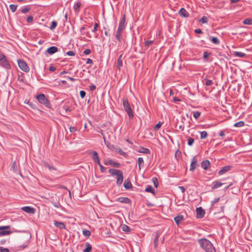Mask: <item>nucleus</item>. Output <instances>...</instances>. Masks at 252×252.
I'll use <instances>...</instances> for the list:
<instances>
[{
  "instance_id": "obj_7",
  "label": "nucleus",
  "mask_w": 252,
  "mask_h": 252,
  "mask_svg": "<svg viewBox=\"0 0 252 252\" xmlns=\"http://www.w3.org/2000/svg\"><path fill=\"white\" fill-rule=\"evenodd\" d=\"M43 165L45 168H48L50 171L53 170L56 171V173H54V174H60V172L57 170V168L54 167L53 165L50 164L49 162L47 161H43Z\"/></svg>"
},
{
  "instance_id": "obj_57",
  "label": "nucleus",
  "mask_w": 252,
  "mask_h": 252,
  "mask_svg": "<svg viewBox=\"0 0 252 252\" xmlns=\"http://www.w3.org/2000/svg\"><path fill=\"white\" fill-rule=\"evenodd\" d=\"M6 59V56L0 52V61Z\"/></svg>"
},
{
  "instance_id": "obj_40",
  "label": "nucleus",
  "mask_w": 252,
  "mask_h": 252,
  "mask_svg": "<svg viewBox=\"0 0 252 252\" xmlns=\"http://www.w3.org/2000/svg\"><path fill=\"white\" fill-rule=\"evenodd\" d=\"M244 126V122L242 121L236 123L234 126L235 127H242Z\"/></svg>"
},
{
  "instance_id": "obj_50",
  "label": "nucleus",
  "mask_w": 252,
  "mask_h": 252,
  "mask_svg": "<svg viewBox=\"0 0 252 252\" xmlns=\"http://www.w3.org/2000/svg\"><path fill=\"white\" fill-rule=\"evenodd\" d=\"M208 21V18L206 16H203L201 20H200V22H202V23H207Z\"/></svg>"
},
{
  "instance_id": "obj_2",
  "label": "nucleus",
  "mask_w": 252,
  "mask_h": 252,
  "mask_svg": "<svg viewBox=\"0 0 252 252\" xmlns=\"http://www.w3.org/2000/svg\"><path fill=\"white\" fill-rule=\"evenodd\" d=\"M108 172L112 176H117V185L120 186L122 184L124 179L123 172L119 169L114 168L109 169Z\"/></svg>"
},
{
  "instance_id": "obj_38",
  "label": "nucleus",
  "mask_w": 252,
  "mask_h": 252,
  "mask_svg": "<svg viewBox=\"0 0 252 252\" xmlns=\"http://www.w3.org/2000/svg\"><path fill=\"white\" fill-rule=\"evenodd\" d=\"M27 104L29 105L31 108H32L33 109H35L37 108L36 105L35 103L31 102L30 100H28L27 102Z\"/></svg>"
},
{
  "instance_id": "obj_46",
  "label": "nucleus",
  "mask_w": 252,
  "mask_h": 252,
  "mask_svg": "<svg viewBox=\"0 0 252 252\" xmlns=\"http://www.w3.org/2000/svg\"><path fill=\"white\" fill-rule=\"evenodd\" d=\"M153 42H154L153 40H147V41H145V42H144L145 46L147 47H149V46H150L153 44Z\"/></svg>"
},
{
  "instance_id": "obj_54",
  "label": "nucleus",
  "mask_w": 252,
  "mask_h": 252,
  "mask_svg": "<svg viewBox=\"0 0 252 252\" xmlns=\"http://www.w3.org/2000/svg\"><path fill=\"white\" fill-rule=\"evenodd\" d=\"M205 80L206 81L205 85H206L207 86H209L212 84V80L207 79V78H205Z\"/></svg>"
},
{
  "instance_id": "obj_28",
  "label": "nucleus",
  "mask_w": 252,
  "mask_h": 252,
  "mask_svg": "<svg viewBox=\"0 0 252 252\" xmlns=\"http://www.w3.org/2000/svg\"><path fill=\"white\" fill-rule=\"evenodd\" d=\"M233 55L235 57H240V58H245L247 56V55L245 53H242L241 52H239V51H236V52H234Z\"/></svg>"
},
{
  "instance_id": "obj_63",
  "label": "nucleus",
  "mask_w": 252,
  "mask_h": 252,
  "mask_svg": "<svg viewBox=\"0 0 252 252\" xmlns=\"http://www.w3.org/2000/svg\"><path fill=\"white\" fill-rule=\"evenodd\" d=\"M63 110H64L66 112H70L71 111V109L68 107H67V106H64L63 107Z\"/></svg>"
},
{
  "instance_id": "obj_3",
  "label": "nucleus",
  "mask_w": 252,
  "mask_h": 252,
  "mask_svg": "<svg viewBox=\"0 0 252 252\" xmlns=\"http://www.w3.org/2000/svg\"><path fill=\"white\" fill-rule=\"evenodd\" d=\"M123 105L125 110L126 112L128 117L130 119H132L134 117L133 111L130 106V104L128 101L127 98L126 97H123Z\"/></svg>"
},
{
  "instance_id": "obj_45",
  "label": "nucleus",
  "mask_w": 252,
  "mask_h": 252,
  "mask_svg": "<svg viewBox=\"0 0 252 252\" xmlns=\"http://www.w3.org/2000/svg\"><path fill=\"white\" fill-rule=\"evenodd\" d=\"M99 166V168H100V171L101 173H104L106 170V168L104 167L101 163H100V161L99 162V163H97Z\"/></svg>"
},
{
  "instance_id": "obj_21",
  "label": "nucleus",
  "mask_w": 252,
  "mask_h": 252,
  "mask_svg": "<svg viewBox=\"0 0 252 252\" xmlns=\"http://www.w3.org/2000/svg\"><path fill=\"white\" fill-rule=\"evenodd\" d=\"M210 165V162L208 160H203L201 163V166L204 170H207Z\"/></svg>"
},
{
  "instance_id": "obj_30",
  "label": "nucleus",
  "mask_w": 252,
  "mask_h": 252,
  "mask_svg": "<svg viewBox=\"0 0 252 252\" xmlns=\"http://www.w3.org/2000/svg\"><path fill=\"white\" fill-rule=\"evenodd\" d=\"M212 53L211 52L205 51L203 53V59L205 61L207 62L209 57L211 56Z\"/></svg>"
},
{
  "instance_id": "obj_23",
  "label": "nucleus",
  "mask_w": 252,
  "mask_h": 252,
  "mask_svg": "<svg viewBox=\"0 0 252 252\" xmlns=\"http://www.w3.org/2000/svg\"><path fill=\"white\" fill-rule=\"evenodd\" d=\"M184 217L183 215H179L174 218V220L176 223L177 225H179V224L184 220Z\"/></svg>"
},
{
  "instance_id": "obj_8",
  "label": "nucleus",
  "mask_w": 252,
  "mask_h": 252,
  "mask_svg": "<svg viewBox=\"0 0 252 252\" xmlns=\"http://www.w3.org/2000/svg\"><path fill=\"white\" fill-rule=\"evenodd\" d=\"M196 211L197 218L201 219L204 217L205 214V211L201 207L197 208Z\"/></svg>"
},
{
  "instance_id": "obj_42",
  "label": "nucleus",
  "mask_w": 252,
  "mask_h": 252,
  "mask_svg": "<svg viewBox=\"0 0 252 252\" xmlns=\"http://www.w3.org/2000/svg\"><path fill=\"white\" fill-rule=\"evenodd\" d=\"M193 117L195 119H198L201 115V113L199 111H195L193 112Z\"/></svg>"
},
{
  "instance_id": "obj_49",
  "label": "nucleus",
  "mask_w": 252,
  "mask_h": 252,
  "mask_svg": "<svg viewBox=\"0 0 252 252\" xmlns=\"http://www.w3.org/2000/svg\"><path fill=\"white\" fill-rule=\"evenodd\" d=\"M11 169L14 172H16L17 171V169L16 168V163L15 161H14L12 163V164L11 167Z\"/></svg>"
},
{
  "instance_id": "obj_56",
  "label": "nucleus",
  "mask_w": 252,
  "mask_h": 252,
  "mask_svg": "<svg viewBox=\"0 0 252 252\" xmlns=\"http://www.w3.org/2000/svg\"><path fill=\"white\" fill-rule=\"evenodd\" d=\"M27 21L29 23H31L33 21V17L32 16H30L27 17Z\"/></svg>"
},
{
  "instance_id": "obj_44",
  "label": "nucleus",
  "mask_w": 252,
  "mask_h": 252,
  "mask_svg": "<svg viewBox=\"0 0 252 252\" xmlns=\"http://www.w3.org/2000/svg\"><path fill=\"white\" fill-rule=\"evenodd\" d=\"M105 142V144L106 145L107 147L111 149V150H112V149H114L115 148V146L113 145H111L109 142H108V141H106L105 140L104 141Z\"/></svg>"
},
{
  "instance_id": "obj_18",
  "label": "nucleus",
  "mask_w": 252,
  "mask_h": 252,
  "mask_svg": "<svg viewBox=\"0 0 252 252\" xmlns=\"http://www.w3.org/2000/svg\"><path fill=\"white\" fill-rule=\"evenodd\" d=\"M54 224L57 227L60 229H65V225L63 222L58 221L57 220L54 221Z\"/></svg>"
},
{
  "instance_id": "obj_59",
  "label": "nucleus",
  "mask_w": 252,
  "mask_h": 252,
  "mask_svg": "<svg viewBox=\"0 0 252 252\" xmlns=\"http://www.w3.org/2000/svg\"><path fill=\"white\" fill-rule=\"evenodd\" d=\"M30 8L28 7H25L21 10V12L23 13H26L29 11Z\"/></svg>"
},
{
  "instance_id": "obj_10",
  "label": "nucleus",
  "mask_w": 252,
  "mask_h": 252,
  "mask_svg": "<svg viewBox=\"0 0 252 252\" xmlns=\"http://www.w3.org/2000/svg\"><path fill=\"white\" fill-rule=\"evenodd\" d=\"M197 164V160L196 158V157H194L191 159V162L190 165L189 170L190 171H193L196 168Z\"/></svg>"
},
{
  "instance_id": "obj_9",
  "label": "nucleus",
  "mask_w": 252,
  "mask_h": 252,
  "mask_svg": "<svg viewBox=\"0 0 252 252\" xmlns=\"http://www.w3.org/2000/svg\"><path fill=\"white\" fill-rule=\"evenodd\" d=\"M21 210L27 213L33 214L35 212V209L32 207L25 206L21 208Z\"/></svg>"
},
{
  "instance_id": "obj_31",
  "label": "nucleus",
  "mask_w": 252,
  "mask_h": 252,
  "mask_svg": "<svg viewBox=\"0 0 252 252\" xmlns=\"http://www.w3.org/2000/svg\"><path fill=\"white\" fill-rule=\"evenodd\" d=\"M140 150H139L138 151L139 152L146 154H150V151L149 149L144 148V147H140Z\"/></svg>"
},
{
  "instance_id": "obj_61",
  "label": "nucleus",
  "mask_w": 252,
  "mask_h": 252,
  "mask_svg": "<svg viewBox=\"0 0 252 252\" xmlns=\"http://www.w3.org/2000/svg\"><path fill=\"white\" fill-rule=\"evenodd\" d=\"M69 130L71 132H74L77 130V128L75 126H70L69 127Z\"/></svg>"
},
{
  "instance_id": "obj_22",
  "label": "nucleus",
  "mask_w": 252,
  "mask_h": 252,
  "mask_svg": "<svg viewBox=\"0 0 252 252\" xmlns=\"http://www.w3.org/2000/svg\"><path fill=\"white\" fill-rule=\"evenodd\" d=\"M117 200L120 202L125 203H126V204H128L131 202L130 199L127 197H119L117 199Z\"/></svg>"
},
{
  "instance_id": "obj_1",
  "label": "nucleus",
  "mask_w": 252,
  "mask_h": 252,
  "mask_svg": "<svg viewBox=\"0 0 252 252\" xmlns=\"http://www.w3.org/2000/svg\"><path fill=\"white\" fill-rule=\"evenodd\" d=\"M198 242L201 248L206 252H216L213 244L206 238L200 239Z\"/></svg>"
},
{
  "instance_id": "obj_16",
  "label": "nucleus",
  "mask_w": 252,
  "mask_h": 252,
  "mask_svg": "<svg viewBox=\"0 0 252 252\" xmlns=\"http://www.w3.org/2000/svg\"><path fill=\"white\" fill-rule=\"evenodd\" d=\"M231 168V166L230 165H227L223 167L218 172L219 175H222L228 171H229Z\"/></svg>"
},
{
  "instance_id": "obj_41",
  "label": "nucleus",
  "mask_w": 252,
  "mask_h": 252,
  "mask_svg": "<svg viewBox=\"0 0 252 252\" xmlns=\"http://www.w3.org/2000/svg\"><path fill=\"white\" fill-rule=\"evenodd\" d=\"M57 26V22L55 21H53L51 23V25L50 27V29L51 30H53Z\"/></svg>"
},
{
  "instance_id": "obj_4",
  "label": "nucleus",
  "mask_w": 252,
  "mask_h": 252,
  "mask_svg": "<svg viewBox=\"0 0 252 252\" xmlns=\"http://www.w3.org/2000/svg\"><path fill=\"white\" fill-rule=\"evenodd\" d=\"M36 98L40 103L44 105L47 108H51L52 105L50 101L46 97L44 94H40L37 95Z\"/></svg>"
},
{
  "instance_id": "obj_20",
  "label": "nucleus",
  "mask_w": 252,
  "mask_h": 252,
  "mask_svg": "<svg viewBox=\"0 0 252 252\" xmlns=\"http://www.w3.org/2000/svg\"><path fill=\"white\" fill-rule=\"evenodd\" d=\"M124 186L126 189H132V185L129 179H127L124 182Z\"/></svg>"
},
{
  "instance_id": "obj_39",
  "label": "nucleus",
  "mask_w": 252,
  "mask_h": 252,
  "mask_svg": "<svg viewBox=\"0 0 252 252\" xmlns=\"http://www.w3.org/2000/svg\"><path fill=\"white\" fill-rule=\"evenodd\" d=\"M152 181L154 183L155 187L157 188L158 186V179L156 177H154L152 178Z\"/></svg>"
},
{
  "instance_id": "obj_11",
  "label": "nucleus",
  "mask_w": 252,
  "mask_h": 252,
  "mask_svg": "<svg viewBox=\"0 0 252 252\" xmlns=\"http://www.w3.org/2000/svg\"><path fill=\"white\" fill-rule=\"evenodd\" d=\"M225 184V183H224L220 182L219 180L214 181L212 184V189L214 190L215 189H218Z\"/></svg>"
},
{
  "instance_id": "obj_17",
  "label": "nucleus",
  "mask_w": 252,
  "mask_h": 252,
  "mask_svg": "<svg viewBox=\"0 0 252 252\" xmlns=\"http://www.w3.org/2000/svg\"><path fill=\"white\" fill-rule=\"evenodd\" d=\"M1 65L6 69H10L11 66L7 59L0 61Z\"/></svg>"
},
{
  "instance_id": "obj_47",
  "label": "nucleus",
  "mask_w": 252,
  "mask_h": 252,
  "mask_svg": "<svg viewBox=\"0 0 252 252\" xmlns=\"http://www.w3.org/2000/svg\"><path fill=\"white\" fill-rule=\"evenodd\" d=\"M122 230L125 232H129L130 229L129 226L125 224L122 226Z\"/></svg>"
},
{
  "instance_id": "obj_12",
  "label": "nucleus",
  "mask_w": 252,
  "mask_h": 252,
  "mask_svg": "<svg viewBox=\"0 0 252 252\" xmlns=\"http://www.w3.org/2000/svg\"><path fill=\"white\" fill-rule=\"evenodd\" d=\"M90 154L92 156V158L94 162L99 163L100 159L98 154L96 151H92Z\"/></svg>"
},
{
  "instance_id": "obj_58",
  "label": "nucleus",
  "mask_w": 252,
  "mask_h": 252,
  "mask_svg": "<svg viewBox=\"0 0 252 252\" xmlns=\"http://www.w3.org/2000/svg\"><path fill=\"white\" fill-rule=\"evenodd\" d=\"M86 94V92L84 91H81L80 92V95L82 98H83L85 97Z\"/></svg>"
},
{
  "instance_id": "obj_35",
  "label": "nucleus",
  "mask_w": 252,
  "mask_h": 252,
  "mask_svg": "<svg viewBox=\"0 0 252 252\" xmlns=\"http://www.w3.org/2000/svg\"><path fill=\"white\" fill-rule=\"evenodd\" d=\"M110 162V165L115 167H120L121 166V164L114 161L113 160L112 161H109Z\"/></svg>"
},
{
  "instance_id": "obj_14",
  "label": "nucleus",
  "mask_w": 252,
  "mask_h": 252,
  "mask_svg": "<svg viewBox=\"0 0 252 252\" xmlns=\"http://www.w3.org/2000/svg\"><path fill=\"white\" fill-rule=\"evenodd\" d=\"M178 14L180 15V16L184 17V18H187L189 16V13L184 8H181L179 10V11L178 12Z\"/></svg>"
},
{
  "instance_id": "obj_55",
  "label": "nucleus",
  "mask_w": 252,
  "mask_h": 252,
  "mask_svg": "<svg viewBox=\"0 0 252 252\" xmlns=\"http://www.w3.org/2000/svg\"><path fill=\"white\" fill-rule=\"evenodd\" d=\"M220 197L215 198L214 200L212 201L211 206H214L215 203H217L220 200Z\"/></svg>"
},
{
  "instance_id": "obj_51",
  "label": "nucleus",
  "mask_w": 252,
  "mask_h": 252,
  "mask_svg": "<svg viewBox=\"0 0 252 252\" xmlns=\"http://www.w3.org/2000/svg\"><path fill=\"white\" fill-rule=\"evenodd\" d=\"M28 244H25L22 245H21L18 247V250H19V251L23 250L25 249V248H26L28 247Z\"/></svg>"
},
{
  "instance_id": "obj_24",
  "label": "nucleus",
  "mask_w": 252,
  "mask_h": 252,
  "mask_svg": "<svg viewBox=\"0 0 252 252\" xmlns=\"http://www.w3.org/2000/svg\"><path fill=\"white\" fill-rule=\"evenodd\" d=\"M208 39L212 42L214 44H219L220 43V41L219 40V39L216 37H212L211 36H210L209 37H208Z\"/></svg>"
},
{
  "instance_id": "obj_5",
  "label": "nucleus",
  "mask_w": 252,
  "mask_h": 252,
  "mask_svg": "<svg viewBox=\"0 0 252 252\" xmlns=\"http://www.w3.org/2000/svg\"><path fill=\"white\" fill-rule=\"evenodd\" d=\"M10 228V225L0 226V237L11 234L12 232L8 230Z\"/></svg>"
},
{
  "instance_id": "obj_26",
  "label": "nucleus",
  "mask_w": 252,
  "mask_h": 252,
  "mask_svg": "<svg viewBox=\"0 0 252 252\" xmlns=\"http://www.w3.org/2000/svg\"><path fill=\"white\" fill-rule=\"evenodd\" d=\"M114 149H115L116 152L117 153L119 154L120 155L123 156L124 157H126V153L124 152L120 148L118 147H115Z\"/></svg>"
},
{
  "instance_id": "obj_33",
  "label": "nucleus",
  "mask_w": 252,
  "mask_h": 252,
  "mask_svg": "<svg viewBox=\"0 0 252 252\" xmlns=\"http://www.w3.org/2000/svg\"><path fill=\"white\" fill-rule=\"evenodd\" d=\"M81 3L80 1L77 2L74 6V10L75 12H78L81 7Z\"/></svg>"
},
{
  "instance_id": "obj_27",
  "label": "nucleus",
  "mask_w": 252,
  "mask_h": 252,
  "mask_svg": "<svg viewBox=\"0 0 252 252\" xmlns=\"http://www.w3.org/2000/svg\"><path fill=\"white\" fill-rule=\"evenodd\" d=\"M92 246L91 244L87 242L85 243V249L83 250V252H91L92 251Z\"/></svg>"
},
{
  "instance_id": "obj_60",
  "label": "nucleus",
  "mask_w": 252,
  "mask_h": 252,
  "mask_svg": "<svg viewBox=\"0 0 252 252\" xmlns=\"http://www.w3.org/2000/svg\"><path fill=\"white\" fill-rule=\"evenodd\" d=\"M66 55L69 56H75V53L72 51H69L66 53Z\"/></svg>"
},
{
  "instance_id": "obj_64",
  "label": "nucleus",
  "mask_w": 252,
  "mask_h": 252,
  "mask_svg": "<svg viewBox=\"0 0 252 252\" xmlns=\"http://www.w3.org/2000/svg\"><path fill=\"white\" fill-rule=\"evenodd\" d=\"M89 88L91 91H94V90H95L96 86L92 84L89 86Z\"/></svg>"
},
{
  "instance_id": "obj_19",
  "label": "nucleus",
  "mask_w": 252,
  "mask_h": 252,
  "mask_svg": "<svg viewBox=\"0 0 252 252\" xmlns=\"http://www.w3.org/2000/svg\"><path fill=\"white\" fill-rule=\"evenodd\" d=\"M58 51V48L56 46H51L48 48L46 52L49 55H52L55 53H56Z\"/></svg>"
},
{
  "instance_id": "obj_62",
  "label": "nucleus",
  "mask_w": 252,
  "mask_h": 252,
  "mask_svg": "<svg viewBox=\"0 0 252 252\" xmlns=\"http://www.w3.org/2000/svg\"><path fill=\"white\" fill-rule=\"evenodd\" d=\"M91 51L90 49H86L84 51H83V53L85 54V55H89L90 54H91Z\"/></svg>"
},
{
  "instance_id": "obj_25",
  "label": "nucleus",
  "mask_w": 252,
  "mask_h": 252,
  "mask_svg": "<svg viewBox=\"0 0 252 252\" xmlns=\"http://www.w3.org/2000/svg\"><path fill=\"white\" fill-rule=\"evenodd\" d=\"M122 55H121L117 60V69L119 70H121V67L123 66V62L122 61Z\"/></svg>"
},
{
  "instance_id": "obj_48",
  "label": "nucleus",
  "mask_w": 252,
  "mask_h": 252,
  "mask_svg": "<svg viewBox=\"0 0 252 252\" xmlns=\"http://www.w3.org/2000/svg\"><path fill=\"white\" fill-rule=\"evenodd\" d=\"M194 139L191 137H189L188 139V144L189 146H192L194 143Z\"/></svg>"
},
{
  "instance_id": "obj_52",
  "label": "nucleus",
  "mask_w": 252,
  "mask_h": 252,
  "mask_svg": "<svg viewBox=\"0 0 252 252\" xmlns=\"http://www.w3.org/2000/svg\"><path fill=\"white\" fill-rule=\"evenodd\" d=\"M159 235L158 234H157L155 239H154V245L155 247H156L158 246V239Z\"/></svg>"
},
{
  "instance_id": "obj_32",
  "label": "nucleus",
  "mask_w": 252,
  "mask_h": 252,
  "mask_svg": "<svg viewBox=\"0 0 252 252\" xmlns=\"http://www.w3.org/2000/svg\"><path fill=\"white\" fill-rule=\"evenodd\" d=\"M145 191L151 192L153 194H155V191L153 188L151 186H148L145 189Z\"/></svg>"
},
{
  "instance_id": "obj_29",
  "label": "nucleus",
  "mask_w": 252,
  "mask_h": 252,
  "mask_svg": "<svg viewBox=\"0 0 252 252\" xmlns=\"http://www.w3.org/2000/svg\"><path fill=\"white\" fill-rule=\"evenodd\" d=\"M138 167H139V170H140L141 168L144 166V160L142 158H138Z\"/></svg>"
},
{
  "instance_id": "obj_53",
  "label": "nucleus",
  "mask_w": 252,
  "mask_h": 252,
  "mask_svg": "<svg viewBox=\"0 0 252 252\" xmlns=\"http://www.w3.org/2000/svg\"><path fill=\"white\" fill-rule=\"evenodd\" d=\"M162 123L161 122H159L154 127V130L158 129L161 126Z\"/></svg>"
},
{
  "instance_id": "obj_37",
  "label": "nucleus",
  "mask_w": 252,
  "mask_h": 252,
  "mask_svg": "<svg viewBox=\"0 0 252 252\" xmlns=\"http://www.w3.org/2000/svg\"><path fill=\"white\" fill-rule=\"evenodd\" d=\"M83 234L85 237H89L91 235V231L90 230L84 229L82 231Z\"/></svg>"
},
{
  "instance_id": "obj_15",
  "label": "nucleus",
  "mask_w": 252,
  "mask_h": 252,
  "mask_svg": "<svg viewBox=\"0 0 252 252\" xmlns=\"http://www.w3.org/2000/svg\"><path fill=\"white\" fill-rule=\"evenodd\" d=\"M123 30L118 29L116 32V38L119 42H121L123 40Z\"/></svg>"
},
{
  "instance_id": "obj_6",
  "label": "nucleus",
  "mask_w": 252,
  "mask_h": 252,
  "mask_svg": "<svg viewBox=\"0 0 252 252\" xmlns=\"http://www.w3.org/2000/svg\"><path fill=\"white\" fill-rule=\"evenodd\" d=\"M18 64L20 68L25 72H28L30 70L27 63L22 60H18Z\"/></svg>"
},
{
  "instance_id": "obj_13",
  "label": "nucleus",
  "mask_w": 252,
  "mask_h": 252,
  "mask_svg": "<svg viewBox=\"0 0 252 252\" xmlns=\"http://www.w3.org/2000/svg\"><path fill=\"white\" fill-rule=\"evenodd\" d=\"M126 27V15L124 14L121 19L118 29L124 30Z\"/></svg>"
},
{
  "instance_id": "obj_43",
  "label": "nucleus",
  "mask_w": 252,
  "mask_h": 252,
  "mask_svg": "<svg viewBox=\"0 0 252 252\" xmlns=\"http://www.w3.org/2000/svg\"><path fill=\"white\" fill-rule=\"evenodd\" d=\"M9 7L12 12H14L16 10L17 5L11 4L10 5Z\"/></svg>"
},
{
  "instance_id": "obj_34",
  "label": "nucleus",
  "mask_w": 252,
  "mask_h": 252,
  "mask_svg": "<svg viewBox=\"0 0 252 252\" xmlns=\"http://www.w3.org/2000/svg\"><path fill=\"white\" fill-rule=\"evenodd\" d=\"M243 23L245 25H252V19L247 18L244 20Z\"/></svg>"
},
{
  "instance_id": "obj_36",
  "label": "nucleus",
  "mask_w": 252,
  "mask_h": 252,
  "mask_svg": "<svg viewBox=\"0 0 252 252\" xmlns=\"http://www.w3.org/2000/svg\"><path fill=\"white\" fill-rule=\"evenodd\" d=\"M208 133L206 131H203L200 132V138L201 139H205L207 137Z\"/></svg>"
}]
</instances>
